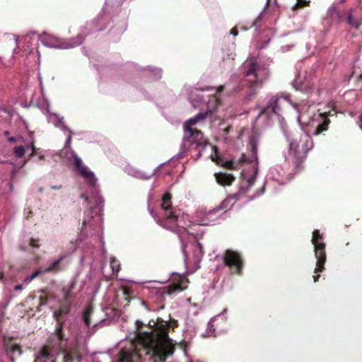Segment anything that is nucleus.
I'll return each mask as SVG.
<instances>
[{"instance_id": "f257e3e1", "label": "nucleus", "mask_w": 362, "mask_h": 362, "mask_svg": "<svg viewBox=\"0 0 362 362\" xmlns=\"http://www.w3.org/2000/svg\"><path fill=\"white\" fill-rule=\"evenodd\" d=\"M135 324L137 329L136 339L143 346L139 351L145 352L146 355L149 356L150 360L154 356L165 361V350H173L168 336V325H161L154 331L141 332L140 329L144 326L142 322L136 320Z\"/></svg>"}, {"instance_id": "f03ea898", "label": "nucleus", "mask_w": 362, "mask_h": 362, "mask_svg": "<svg viewBox=\"0 0 362 362\" xmlns=\"http://www.w3.org/2000/svg\"><path fill=\"white\" fill-rule=\"evenodd\" d=\"M69 310L70 305L69 303H66L62 305L59 310L54 312V317L57 321L55 332L49 337L48 345L42 347L34 362H55L51 349L52 346H59L66 340L63 332V321L61 320V316L67 314Z\"/></svg>"}, {"instance_id": "7ed1b4c3", "label": "nucleus", "mask_w": 362, "mask_h": 362, "mask_svg": "<svg viewBox=\"0 0 362 362\" xmlns=\"http://www.w3.org/2000/svg\"><path fill=\"white\" fill-rule=\"evenodd\" d=\"M243 67L245 69V79L242 80L237 88L235 92H245V96L247 100H250L256 95L255 88L260 87L262 83V78L260 76L261 66L256 59H250L247 60Z\"/></svg>"}, {"instance_id": "20e7f679", "label": "nucleus", "mask_w": 362, "mask_h": 362, "mask_svg": "<svg viewBox=\"0 0 362 362\" xmlns=\"http://www.w3.org/2000/svg\"><path fill=\"white\" fill-rule=\"evenodd\" d=\"M313 147V139L308 134L300 133L289 140L288 156L296 173L302 169V164Z\"/></svg>"}, {"instance_id": "39448f33", "label": "nucleus", "mask_w": 362, "mask_h": 362, "mask_svg": "<svg viewBox=\"0 0 362 362\" xmlns=\"http://www.w3.org/2000/svg\"><path fill=\"white\" fill-rule=\"evenodd\" d=\"M171 199L172 196L169 192L165 193L163 196L161 208L163 210V214L162 217L158 216L153 209H150V206H148V210L154 221L160 226L166 230L177 232L179 227V216L176 210L172 208Z\"/></svg>"}, {"instance_id": "423d86ee", "label": "nucleus", "mask_w": 362, "mask_h": 362, "mask_svg": "<svg viewBox=\"0 0 362 362\" xmlns=\"http://www.w3.org/2000/svg\"><path fill=\"white\" fill-rule=\"evenodd\" d=\"M214 110H207L204 113H199L194 117L187 120L184 125V142L186 145L188 144H196V148L208 145L207 141L204 138L203 133L193 126L198 122L203 120L206 118L208 113H212Z\"/></svg>"}, {"instance_id": "0eeeda50", "label": "nucleus", "mask_w": 362, "mask_h": 362, "mask_svg": "<svg viewBox=\"0 0 362 362\" xmlns=\"http://www.w3.org/2000/svg\"><path fill=\"white\" fill-rule=\"evenodd\" d=\"M311 242L314 245L315 257L317 259L315 273L322 272L325 269V264L327 260L326 244L324 243L322 234L318 230L313 232Z\"/></svg>"}, {"instance_id": "6e6552de", "label": "nucleus", "mask_w": 362, "mask_h": 362, "mask_svg": "<svg viewBox=\"0 0 362 362\" xmlns=\"http://www.w3.org/2000/svg\"><path fill=\"white\" fill-rule=\"evenodd\" d=\"M223 262L230 269V274L241 275L244 261L240 253L233 250H226L223 256Z\"/></svg>"}, {"instance_id": "1a4fd4ad", "label": "nucleus", "mask_w": 362, "mask_h": 362, "mask_svg": "<svg viewBox=\"0 0 362 362\" xmlns=\"http://www.w3.org/2000/svg\"><path fill=\"white\" fill-rule=\"evenodd\" d=\"M74 158V165L77 171V173L83 178H85L88 184L92 187H95L97 182V179L95 177L93 173L88 170L87 167H86L81 160V159L78 157V156L74 153L73 155Z\"/></svg>"}, {"instance_id": "9d476101", "label": "nucleus", "mask_w": 362, "mask_h": 362, "mask_svg": "<svg viewBox=\"0 0 362 362\" xmlns=\"http://www.w3.org/2000/svg\"><path fill=\"white\" fill-rule=\"evenodd\" d=\"M330 115V112H320L313 115V121L318 122L315 129L313 132V134L315 136L322 134L328 129V127L331 122L330 119H329Z\"/></svg>"}, {"instance_id": "9b49d317", "label": "nucleus", "mask_w": 362, "mask_h": 362, "mask_svg": "<svg viewBox=\"0 0 362 362\" xmlns=\"http://www.w3.org/2000/svg\"><path fill=\"white\" fill-rule=\"evenodd\" d=\"M119 362H144V361L141 360V353L136 348H134L122 349L119 352Z\"/></svg>"}, {"instance_id": "f8f14e48", "label": "nucleus", "mask_w": 362, "mask_h": 362, "mask_svg": "<svg viewBox=\"0 0 362 362\" xmlns=\"http://www.w3.org/2000/svg\"><path fill=\"white\" fill-rule=\"evenodd\" d=\"M280 99L281 98L278 95H274L270 99L267 105V107H264L258 115V117H260L263 115H270L271 113H274L276 115H279L281 111V108L280 107Z\"/></svg>"}, {"instance_id": "ddd939ff", "label": "nucleus", "mask_w": 362, "mask_h": 362, "mask_svg": "<svg viewBox=\"0 0 362 362\" xmlns=\"http://www.w3.org/2000/svg\"><path fill=\"white\" fill-rule=\"evenodd\" d=\"M3 344L5 350L8 354L11 355H14L16 354L21 355L22 354L21 346L14 341V339L4 337L3 339Z\"/></svg>"}, {"instance_id": "4468645a", "label": "nucleus", "mask_w": 362, "mask_h": 362, "mask_svg": "<svg viewBox=\"0 0 362 362\" xmlns=\"http://www.w3.org/2000/svg\"><path fill=\"white\" fill-rule=\"evenodd\" d=\"M353 9L350 10L346 16V22L351 28L362 33V17H354L352 14Z\"/></svg>"}, {"instance_id": "2eb2a0df", "label": "nucleus", "mask_w": 362, "mask_h": 362, "mask_svg": "<svg viewBox=\"0 0 362 362\" xmlns=\"http://www.w3.org/2000/svg\"><path fill=\"white\" fill-rule=\"evenodd\" d=\"M214 177L216 182L221 186H230L235 180L233 175L226 173H216Z\"/></svg>"}, {"instance_id": "dca6fc26", "label": "nucleus", "mask_w": 362, "mask_h": 362, "mask_svg": "<svg viewBox=\"0 0 362 362\" xmlns=\"http://www.w3.org/2000/svg\"><path fill=\"white\" fill-rule=\"evenodd\" d=\"M64 255L60 256L57 259L52 262L47 268L44 269V272L47 273H53L56 274L58 273L60 271H62L64 269V267L62 266V262L64 259H65Z\"/></svg>"}, {"instance_id": "f3484780", "label": "nucleus", "mask_w": 362, "mask_h": 362, "mask_svg": "<svg viewBox=\"0 0 362 362\" xmlns=\"http://www.w3.org/2000/svg\"><path fill=\"white\" fill-rule=\"evenodd\" d=\"M184 281L180 280L178 282H173L166 287L163 288V290L166 291V293L169 295L173 294L177 291H182L186 288L183 286Z\"/></svg>"}, {"instance_id": "a211bd4d", "label": "nucleus", "mask_w": 362, "mask_h": 362, "mask_svg": "<svg viewBox=\"0 0 362 362\" xmlns=\"http://www.w3.org/2000/svg\"><path fill=\"white\" fill-rule=\"evenodd\" d=\"M246 163V156L243 153L238 161L235 163L234 160H226L221 163V166L228 170H237L238 165Z\"/></svg>"}, {"instance_id": "6ab92c4d", "label": "nucleus", "mask_w": 362, "mask_h": 362, "mask_svg": "<svg viewBox=\"0 0 362 362\" xmlns=\"http://www.w3.org/2000/svg\"><path fill=\"white\" fill-rule=\"evenodd\" d=\"M250 146H251V153L252 156L251 157L246 158V162L252 163L253 162H257V146L256 143L253 141H250Z\"/></svg>"}, {"instance_id": "aec40b11", "label": "nucleus", "mask_w": 362, "mask_h": 362, "mask_svg": "<svg viewBox=\"0 0 362 362\" xmlns=\"http://www.w3.org/2000/svg\"><path fill=\"white\" fill-rule=\"evenodd\" d=\"M93 307L92 305H88L83 313V322L87 327L90 325V315L93 314Z\"/></svg>"}, {"instance_id": "412c9836", "label": "nucleus", "mask_w": 362, "mask_h": 362, "mask_svg": "<svg viewBox=\"0 0 362 362\" xmlns=\"http://www.w3.org/2000/svg\"><path fill=\"white\" fill-rule=\"evenodd\" d=\"M194 247H196V249L197 250V251H195L194 253L196 261L199 262L202 259V256L204 255V248L202 245L199 242L195 243Z\"/></svg>"}, {"instance_id": "4be33fe9", "label": "nucleus", "mask_w": 362, "mask_h": 362, "mask_svg": "<svg viewBox=\"0 0 362 362\" xmlns=\"http://www.w3.org/2000/svg\"><path fill=\"white\" fill-rule=\"evenodd\" d=\"M45 274H46V272H44V269H37L30 276L25 277L24 279V282L28 284L35 278L37 277L40 275H43Z\"/></svg>"}, {"instance_id": "5701e85b", "label": "nucleus", "mask_w": 362, "mask_h": 362, "mask_svg": "<svg viewBox=\"0 0 362 362\" xmlns=\"http://www.w3.org/2000/svg\"><path fill=\"white\" fill-rule=\"evenodd\" d=\"M110 267L113 274H117L120 270V264L115 257H112L110 259Z\"/></svg>"}, {"instance_id": "b1692460", "label": "nucleus", "mask_w": 362, "mask_h": 362, "mask_svg": "<svg viewBox=\"0 0 362 362\" xmlns=\"http://www.w3.org/2000/svg\"><path fill=\"white\" fill-rule=\"evenodd\" d=\"M13 153L17 158H22L25 153V147L18 146L13 148Z\"/></svg>"}, {"instance_id": "393cba45", "label": "nucleus", "mask_w": 362, "mask_h": 362, "mask_svg": "<svg viewBox=\"0 0 362 362\" xmlns=\"http://www.w3.org/2000/svg\"><path fill=\"white\" fill-rule=\"evenodd\" d=\"M72 287L73 286H71L69 289H65V288L63 289L64 298L66 303H69L70 300L73 298Z\"/></svg>"}, {"instance_id": "a878e982", "label": "nucleus", "mask_w": 362, "mask_h": 362, "mask_svg": "<svg viewBox=\"0 0 362 362\" xmlns=\"http://www.w3.org/2000/svg\"><path fill=\"white\" fill-rule=\"evenodd\" d=\"M31 148V153L29 155V158H28V159H30V158H32V157H33V156H35L36 155V153H37V148L35 146L33 141H32L30 144H28L26 146V148Z\"/></svg>"}, {"instance_id": "bb28decb", "label": "nucleus", "mask_w": 362, "mask_h": 362, "mask_svg": "<svg viewBox=\"0 0 362 362\" xmlns=\"http://www.w3.org/2000/svg\"><path fill=\"white\" fill-rule=\"evenodd\" d=\"M74 359V354L71 351L66 352L64 356V362H73Z\"/></svg>"}, {"instance_id": "cd10ccee", "label": "nucleus", "mask_w": 362, "mask_h": 362, "mask_svg": "<svg viewBox=\"0 0 362 362\" xmlns=\"http://www.w3.org/2000/svg\"><path fill=\"white\" fill-rule=\"evenodd\" d=\"M122 293L127 300H129L132 291L129 288L124 286L122 287Z\"/></svg>"}, {"instance_id": "c85d7f7f", "label": "nucleus", "mask_w": 362, "mask_h": 362, "mask_svg": "<svg viewBox=\"0 0 362 362\" xmlns=\"http://www.w3.org/2000/svg\"><path fill=\"white\" fill-rule=\"evenodd\" d=\"M257 171H258V169H257V167L256 166L255 168L254 175L247 179V182L250 187H251L255 183V179L257 177Z\"/></svg>"}, {"instance_id": "c756f323", "label": "nucleus", "mask_w": 362, "mask_h": 362, "mask_svg": "<svg viewBox=\"0 0 362 362\" xmlns=\"http://www.w3.org/2000/svg\"><path fill=\"white\" fill-rule=\"evenodd\" d=\"M309 4V1H307L305 0H297V3L295 5V8H302L306 6H308Z\"/></svg>"}, {"instance_id": "7c9ffc66", "label": "nucleus", "mask_w": 362, "mask_h": 362, "mask_svg": "<svg viewBox=\"0 0 362 362\" xmlns=\"http://www.w3.org/2000/svg\"><path fill=\"white\" fill-rule=\"evenodd\" d=\"M38 242H39L38 239H35V238H32L30 240V245L32 247L38 248L40 247V245H39Z\"/></svg>"}, {"instance_id": "2f4dec72", "label": "nucleus", "mask_w": 362, "mask_h": 362, "mask_svg": "<svg viewBox=\"0 0 362 362\" xmlns=\"http://www.w3.org/2000/svg\"><path fill=\"white\" fill-rule=\"evenodd\" d=\"M209 103H212L214 105V107H216L217 106L221 105V101L220 98L214 96Z\"/></svg>"}, {"instance_id": "473e14b6", "label": "nucleus", "mask_w": 362, "mask_h": 362, "mask_svg": "<svg viewBox=\"0 0 362 362\" xmlns=\"http://www.w3.org/2000/svg\"><path fill=\"white\" fill-rule=\"evenodd\" d=\"M69 135L65 142V146L66 148H69L70 146V145L71 144V140H72V132L71 130H69Z\"/></svg>"}, {"instance_id": "72a5a7b5", "label": "nucleus", "mask_w": 362, "mask_h": 362, "mask_svg": "<svg viewBox=\"0 0 362 362\" xmlns=\"http://www.w3.org/2000/svg\"><path fill=\"white\" fill-rule=\"evenodd\" d=\"M47 303V298L45 296H42L40 297V306H42L46 305Z\"/></svg>"}, {"instance_id": "f704fd0d", "label": "nucleus", "mask_w": 362, "mask_h": 362, "mask_svg": "<svg viewBox=\"0 0 362 362\" xmlns=\"http://www.w3.org/2000/svg\"><path fill=\"white\" fill-rule=\"evenodd\" d=\"M228 202V199H226L224 200L222 203H221V209H224L226 206H227V204ZM216 211H219L220 209H216Z\"/></svg>"}, {"instance_id": "c9c22d12", "label": "nucleus", "mask_w": 362, "mask_h": 362, "mask_svg": "<svg viewBox=\"0 0 362 362\" xmlns=\"http://www.w3.org/2000/svg\"><path fill=\"white\" fill-rule=\"evenodd\" d=\"M230 34H232L234 36H237L238 34V30L236 28H233L231 30H230Z\"/></svg>"}, {"instance_id": "e433bc0d", "label": "nucleus", "mask_w": 362, "mask_h": 362, "mask_svg": "<svg viewBox=\"0 0 362 362\" xmlns=\"http://www.w3.org/2000/svg\"><path fill=\"white\" fill-rule=\"evenodd\" d=\"M8 141L10 143H16V142H17L18 139L14 136H11V137L8 138Z\"/></svg>"}, {"instance_id": "4c0bfd02", "label": "nucleus", "mask_w": 362, "mask_h": 362, "mask_svg": "<svg viewBox=\"0 0 362 362\" xmlns=\"http://www.w3.org/2000/svg\"><path fill=\"white\" fill-rule=\"evenodd\" d=\"M81 197L84 199L86 202H87V203L88 202L89 198L86 194H84V193L81 194Z\"/></svg>"}, {"instance_id": "58836bf2", "label": "nucleus", "mask_w": 362, "mask_h": 362, "mask_svg": "<svg viewBox=\"0 0 362 362\" xmlns=\"http://www.w3.org/2000/svg\"><path fill=\"white\" fill-rule=\"evenodd\" d=\"M223 90H224V86L221 85V86H219L216 88V92H217V93H221Z\"/></svg>"}, {"instance_id": "ea45409f", "label": "nucleus", "mask_w": 362, "mask_h": 362, "mask_svg": "<svg viewBox=\"0 0 362 362\" xmlns=\"http://www.w3.org/2000/svg\"><path fill=\"white\" fill-rule=\"evenodd\" d=\"M320 278V274L314 275L313 276L314 282H317L319 280Z\"/></svg>"}, {"instance_id": "a19ab883", "label": "nucleus", "mask_w": 362, "mask_h": 362, "mask_svg": "<svg viewBox=\"0 0 362 362\" xmlns=\"http://www.w3.org/2000/svg\"><path fill=\"white\" fill-rule=\"evenodd\" d=\"M33 214V211L31 209H28V211L26 215V218L28 219L30 216H31Z\"/></svg>"}, {"instance_id": "79ce46f5", "label": "nucleus", "mask_w": 362, "mask_h": 362, "mask_svg": "<svg viewBox=\"0 0 362 362\" xmlns=\"http://www.w3.org/2000/svg\"><path fill=\"white\" fill-rule=\"evenodd\" d=\"M61 187H62L61 186H52L51 189H61Z\"/></svg>"}, {"instance_id": "37998d69", "label": "nucleus", "mask_w": 362, "mask_h": 362, "mask_svg": "<svg viewBox=\"0 0 362 362\" xmlns=\"http://www.w3.org/2000/svg\"><path fill=\"white\" fill-rule=\"evenodd\" d=\"M284 100H286V101H287V102H288V103H291V101L289 100V96H288V95H286V96L284 98Z\"/></svg>"}, {"instance_id": "c03bdc74", "label": "nucleus", "mask_w": 362, "mask_h": 362, "mask_svg": "<svg viewBox=\"0 0 362 362\" xmlns=\"http://www.w3.org/2000/svg\"><path fill=\"white\" fill-rule=\"evenodd\" d=\"M293 106V107L297 110L298 111V105L297 103H291Z\"/></svg>"}, {"instance_id": "a18cd8bd", "label": "nucleus", "mask_w": 362, "mask_h": 362, "mask_svg": "<svg viewBox=\"0 0 362 362\" xmlns=\"http://www.w3.org/2000/svg\"><path fill=\"white\" fill-rule=\"evenodd\" d=\"M22 289V286L21 285H17L16 286V290H21Z\"/></svg>"}, {"instance_id": "49530a36", "label": "nucleus", "mask_w": 362, "mask_h": 362, "mask_svg": "<svg viewBox=\"0 0 362 362\" xmlns=\"http://www.w3.org/2000/svg\"><path fill=\"white\" fill-rule=\"evenodd\" d=\"M38 158H39V160H44L45 159V156L44 155H40Z\"/></svg>"}, {"instance_id": "de8ad7c7", "label": "nucleus", "mask_w": 362, "mask_h": 362, "mask_svg": "<svg viewBox=\"0 0 362 362\" xmlns=\"http://www.w3.org/2000/svg\"><path fill=\"white\" fill-rule=\"evenodd\" d=\"M3 278H4V273H3V272H0V280H2Z\"/></svg>"}, {"instance_id": "09e8293b", "label": "nucleus", "mask_w": 362, "mask_h": 362, "mask_svg": "<svg viewBox=\"0 0 362 362\" xmlns=\"http://www.w3.org/2000/svg\"><path fill=\"white\" fill-rule=\"evenodd\" d=\"M4 134L7 136L10 134V132L8 131H5Z\"/></svg>"}, {"instance_id": "8fccbe9b", "label": "nucleus", "mask_w": 362, "mask_h": 362, "mask_svg": "<svg viewBox=\"0 0 362 362\" xmlns=\"http://www.w3.org/2000/svg\"><path fill=\"white\" fill-rule=\"evenodd\" d=\"M231 197L236 199H238V194H235L232 195Z\"/></svg>"}, {"instance_id": "3c124183", "label": "nucleus", "mask_w": 362, "mask_h": 362, "mask_svg": "<svg viewBox=\"0 0 362 362\" xmlns=\"http://www.w3.org/2000/svg\"><path fill=\"white\" fill-rule=\"evenodd\" d=\"M272 0H267L268 2L271 1ZM275 3H276V0H274Z\"/></svg>"}, {"instance_id": "603ef678", "label": "nucleus", "mask_w": 362, "mask_h": 362, "mask_svg": "<svg viewBox=\"0 0 362 362\" xmlns=\"http://www.w3.org/2000/svg\"><path fill=\"white\" fill-rule=\"evenodd\" d=\"M10 187H11V189L13 188V185L12 184L10 185Z\"/></svg>"}, {"instance_id": "864d4df0", "label": "nucleus", "mask_w": 362, "mask_h": 362, "mask_svg": "<svg viewBox=\"0 0 362 362\" xmlns=\"http://www.w3.org/2000/svg\"><path fill=\"white\" fill-rule=\"evenodd\" d=\"M341 3H344V0H341L340 1Z\"/></svg>"}, {"instance_id": "5fc2aeb1", "label": "nucleus", "mask_w": 362, "mask_h": 362, "mask_svg": "<svg viewBox=\"0 0 362 362\" xmlns=\"http://www.w3.org/2000/svg\"><path fill=\"white\" fill-rule=\"evenodd\" d=\"M203 90H209L208 88H204L202 89Z\"/></svg>"}, {"instance_id": "6e6d98bb", "label": "nucleus", "mask_w": 362, "mask_h": 362, "mask_svg": "<svg viewBox=\"0 0 362 362\" xmlns=\"http://www.w3.org/2000/svg\"><path fill=\"white\" fill-rule=\"evenodd\" d=\"M361 128L362 129V118H361Z\"/></svg>"}]
</instances>
